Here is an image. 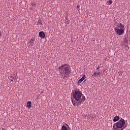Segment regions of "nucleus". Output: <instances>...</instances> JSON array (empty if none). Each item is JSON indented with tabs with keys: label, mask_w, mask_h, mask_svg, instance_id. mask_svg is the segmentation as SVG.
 I'll list each match as a JSON object with an SVG mask.
<instances>
[{
	"label": "nucleus",
	"mask_w": 130,
	"mask_h": 130,
	"mask_svg": "<svg viewBox=\"0 0 130 130\" xmlns=\"http://www.w3.org/2000/svg\"><path fill=\"white\" fill-rule=\"evenodd\" d=\"M85 100V97L80 91H75L73 93V97L72 99L73 105L75 107H78Z\"/></svg>",
	"instance_id": "nucleus-1"
},
{
	"label": "nucleus",
	"mask_w": 130,
	"mask_h": 130,
	"mask_svg": "<svg viewBox=\"0 0 130 130\" xmlns=\"http://www.w3.org/2000/svg\"><path fill=\"white\" fill-rule=\"evenodd\" d=\"M59 69L60 74L63 78H68L69 77V75L71 73L69 65L64 64L59 67Z\"/></svg>",
	"instance_id": "nucleus-2"
},
{
	"label": "nucleus",
	"mask_w": 130,
	"mask_h": 130,
	"mask_svg": "<svg viewBox=\"0 0 130 130\" xmlns=\"http://www.w3.org/2000/svg\"><path fill=\"white\" fill-rule=\"evenodd\" d=\"M125 120L121 118L119 121L113 125V128L114 130H123L126 127V125H125Z\"/></svg>",
	"instance_id": "nucleus-3"
},
{
	"label": "nucleus",
	"mask_w": 130,
	"mask_h": 130,
	"mask_svg": "<svg viewBox=\"0 0 130 130\" xmlns=\"http://www.w3.org/2000/svg\"><path fill=\"white\" fill-rule=\"evenodd\" d=\"M124 25H123L122 23H120L119 25H118L117 27L114 28L117 35L119 36H121L124 32Z\"/></svg>",
	"instance_id": "nucleus-4"
},
{
	"label": "nucleus",
	"mask_w": 130,
	"mask_h": 130,
	"mask_svg": "<svg viewBox=\"0 0 130 130\" xmlns=\"http://www.w3.org/2000/svg\"><path fill=\"white\" fill-rule=\"evenodd\" d=\"M39 35L41 39L45 38V34L43 31H40Z\"/></svg>",
	"instance_id": "nucleus-5"
},
{
	"label": "nucleus",
	"mask_w": 130,
	"mask_h": 130,
	"mask_svg": "<svg viewBox=\"0 0 130 130\" xmlns=\"http://www.w3.org/2000/svg\"><path fill=\"white\" fill-rule=\"evenodd\" d=\"M26 107L29 108H31L32 107V103L30 101L27 102Z\"/></svg>",
	"instance_id": "nucleus-6"
},
{
	"label": "nucleus",
	"mask_w": 130,
	"mask_h": 130,
	"mask_svg": "<svg viewBox=\"0 0 130 130\" xmlns=\"http://www.w3.org/2000/svg\"><path fill=\"white\" fill-rule=\"evenodd\" d=\"M100 74H101L100 72H98V73L94 72L92 75V77H97V76H99Z\"/></svg>",
	"instance_id": "nucleus-7"
},
{
	"label": "nucleus",
	"mask_w": 130,
	"mask_h": 130,
	"mask_svg": "<svg viewBox=\"0 0 130 130\" xmlns=\"http://www.w3.org/2000/svg\"><path fill=\"white\" fill-rule=\"evenodd\" d=\"M85 78H86V76L85 75H83L82 76V77L80 79H79L78 82L80 83V82H82L85 79Z\"/></svg>",
	"instance_id": "nucleus-8"
},
{
	"label": "nucleus",
	"mask_w": 130,
	"mask_h": 130,
	"mask_svg": "<svg viewBox=\"0 0 130 130\" xmlns=\"http://www.w3.org/2000/svg\"><path fill=\"white\" fill-rule=\"evenodd\" d=\"M119 118H119V116H115V117L114 118L113 121L114 122H116V121H117L119 119Z\"/></svg>",
	"instance_id": "nucleus-9"
},
{
	"label": "nucleus",
	"mask_w": 130,
	"mask_h": 130,
	"mask_svg": "<svg viewBox=\"0 0 130 130\" xmlns=\"http://www.w3.org/2000/svg\"><path fill=\"white\" fill-rule=\"evenodd\" d=\"M29 44L31 46H33V45H34V39H31Z\"/></svg>",
	"instance_id": "nucleus-10"
},
{
	"label": "nucleus",
	"mask_w": 130,
	"mask_h": 130,
	"mask_svg": "<svg viewBox=\"0 0 130 130\" xmlns=\"http://www.w3.org/2000/svg\"><path fill=\"white\" fill-rule=\"evenodd\" d=\"M123 42H124V43L127 44L128 42L127 38H124V39H123Z\"/></svg>",
	"instance_id": "nucleus-11"
},
{
	"label": "nucleus",
	"mask_w": 130,
	"mask_h": 130,
	"mask_svg": "<svg viewBox=\"0 0 130 130\" xmlns=\"http://www.w3.org/2000/svg\"><path fill=\"white\" fill-rule=\"evenodd\" d=\"M61 130H68V129L65 125H63L61 127Z\"/></svg>",
	"instance_id": "nucleus-12"
},
{
	"label": "nucleus",
	"mask_w": 130,
	"mask_h": 130,
	"mask_svg": "<svg viewBox=\"0 0 130 130\" xmlns=\"http://www.w3.org/2000/svg\"><path fill=\"white\" fill-rule=\"evenodd\" d=\"M31 6L32 7H35V6H36V3L33 2L32 3H31Z\"/></svg>",
	"instance_id": "nucleus-13"
},
{
	"label": "nucleus",
	"mask_w": 130,
	"mask_h": 130,
	"mask_svg": "<svg viewBox=\"0 0 130 130\" xmlns=\"http://www.w3.org/2000/svg\"><path fill=\"white\" fill-rule=\"evenodd\" d=\"M38 24L42 25V22H41V20H39V21L38 22Z\"/></svg>",
	"instance_id": "nucleus-14"
},
{
	"label": "nucleus",
	"mask_w": 130,
	"mask_h": 130,
	"mask_svg": "<svg viewBox=\"0 0 130 130\" xmlns=\"http://www.w3.org/2000/svg\"><path fill=\"white\" fill-rule=\"evenodd\" d=\"M109 3L110 5H111V4H112V0H109Z\"/></svg>",
	"instance_id": "nucleus-15"
},
{
	"label": "nucleus",
	"mask_w": 130,
	"mask_h": 130,
	"mask_svg": "<svg viewBox=\"0 0 130 130\" xmlns=\"http://www.w3.org/2000/svg\"><path fill=\"white\" fill-rule=\"evenodd\" d=\"M10 81L12 82V83H13V82H14V80L13 79H11Z\"/></svg>",
	"instance_id": "nucleus-16"
},
{
	"label": "nucleus",
	"mask_w": 130,
	"mask_h": 130,
	"mask_svg": "<svg viewBox=\"0 0 130 130\" xmlns=\"http://www.w3.org/2000/svg\"><path fill=\"white\" fill-rule=\"evenodd\" d=\"M77 8H80L79 5H77Z\"/></svg>",
	"instance_id": "nucleus-17"
},
{
	"label": "nucleus",
	"mask_w": 130,
	"mask_h": 130,
	"mask_svg": "<svg viewBox=\"0 0 130 130\" xmlns=\"http://www.w3.org/2000/svg\"><path fill=\"white\" fill-rule=\"evenodd\" d=\"M99 69H100V67H98L97 68L96 70H99Z\"/></svg>",
	"instance_id": "nucleus-18"
},
{
	"label": "nucleus",
	"mask_w": 130,
	"mask_h": 130,
	"mask_svg": "<svg viewBox=\"0 0 130 130\" xmlns=\"http://www.w3.org/2000/svg\"><path fill=\"white\" fill-rule=\"evenodd\" d=\"M2 130H5V128H2Z\"/></svg>",
	"instance_id": "nucleus-19"
},
{
	"label": "nucleus",
	"mask_w": 130,
	"mask_h": 130,
	"mask_svg": "<svg viewBox=\"0 0 130 130\" xmlns=\"http://www.w3.org/2000/svg\"><path fill=\"white\" fill-rule=\"evenodd\" d=\"M0 36H1V34H0Z\"/></svg>",
	"instance_id": "nucleus-20"
},
{
	"label": "nucleus",
	"mask_w": 130,
	"mask_h": 130,
	"mask_svg": "<svg viewBox=\"0 0 130 130\" xmlns=\"http://www.w3.org/2000/svg\"><path fill=\"white\" fill-rule=\"evenodd\" d=\"M78 11H79V9H78Z\"/></svg>",
	"instance_id": "nucleus-21"
}]
</instances>
